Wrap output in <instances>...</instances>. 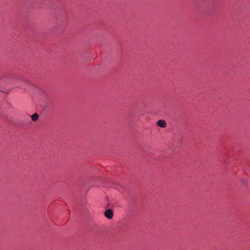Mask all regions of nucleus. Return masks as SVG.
Listing matches in <instances>:
<instances>
[{"label":"nucleus","instance_id":"1","mask_svg":"<svg viewBox=\"0 0 250 250\" xmlns=\"http://www.w3.org/2000/svg\"><path fill=\"white\" fill-rule=\"evenodd\" d=\"M104 215L106 218L108 219H111L113 216V212L111 209H108L105 210Z\"/></svg>","mask_w":250,"mask_h":250},{"label":"nucleus","instance_id":"2","mask_svg":"<svg viewBox=\"0 0 250 250\" xmlns=\"http://www.w3.org/2000/svg\"><path fill=\"white\" fill-rule=\"evenodd\" d=\"M157 125L159 126H160L161 127H163V128L166 127V125H167L166 121L163 120H159L157 123Z\"/></svg>","mask_w":250,"mask_h":250},{"label":"nucleus","instance_id":"3","mask_svg":"<svg viewBox=\"0 0 250 250\" xmlns=\"http://www.w3.org/2000/svg\"><path fill=\"white\" fill-rule=\"evenodd\" d=\"M39 118V115L37 113L32 114V121H36Z\"/></svg>","mask_w":250,"mask_h":250}]
</instances>
